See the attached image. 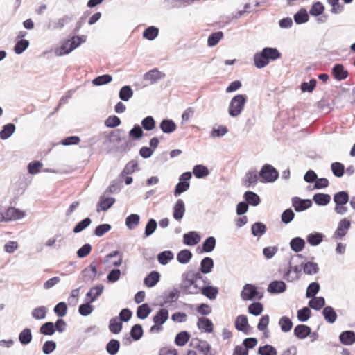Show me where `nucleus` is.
<instances>
[{"mask_svg":"<svg viewBox=\"0 0 355 355\" xmlns=\"http://www.w3.org/2000/svg\"><path fill=\"white\" fill-rule=\"evenodd\" d=\"M262 51L264 53V55H266V58L268 60V62H270V61L277 60L282 56L279 50L275 47H264Z\"/></svg>","mask_w":355,"mask_h":355,"instance_id":"nucleus-24","label":"nucleus"},{"mask_svg":"<svg viewBox=\"0 0 355 355\" xmlns=\"http://www.w3.org/2000/svg\"><path fill=\"white\" fill-rule=\"evenodd\" d=\"M258 354L259 355H277V352L272 345L267 344L259 347Z\"/></svg>","mask_w":355,"mask_h":355,"instance_id":"nucleus-64","label":"nucleus"},{"mask_svg":"<svg viewBox=\"0 0 355 355\" xmlns=\"http://www.w3.org/2000/svg\"><path fill=\"white\" fill-rule=\"evenodd\" d=\"M133 96V90L130 85L123 86L119 92V97L121 101H128Z\"/></svg>","mask_w":355,"mask_h":355,"instance_id":"nucleus-48","label":"nucleus"},{"mask_svg":"<svg viewBox=\"0 0 355 355\" xmlns=\"http://www.w3.org/2000/svg\"><path fill=\"white\" fill-rule=\"evenodd\" d=\"M85 42L86 36L85 35L73 36L70 40H65V45H69V49L62 53L60 52V54H69Z\"/></svg>","mask_w":355,"mask_h":355,"instance_id":"nucleus-8","label":"nucleus"},{"mask_svg":"<svg viewBox=\"0 0 355 355\" xmlns=\"http://www.w3.org/2000/svg\"><path fill=\"white\" fill-rule=\"evenodd\" d=\"M320 286L318 282H313L309 284L306 291V297L311 298L315 297L318 293L320 291Z\"/></svg>","mask_w":355,"mask_h":355,"instance_id":"nucleus-60","label":"nucleus"},{"mask_svg":"<svg viewBox=\"0 0 355 355\" xmlns=\"http://www.w3.org/2000/svg\"><path fill=\"white\" fill-rule=\"evenodd\" d=\"M331 74L336 80L341 81L347 78L349 73L343 64L337 63L333 66Z\"/></svg>","mask_w":355,"mask_h":355,"instance_id":"nucleus-9","label":"nucleus"},{"mask_svg":"<svg viewBox=\"0 0 355 355\" xmlns=\"http://www.w3.org/2000/svg\"><path fill=\"white\" fill-rule=\"evenodd\" d=\"M140 220V216L137 214H131L125 218V225L132 230L136 228Z\"/></svg>","mask_w":355,"mask_h":355,"instance_id":"nucleus-51","label":"nucleus"},{"mask_svg":"<svg viewBox=\"0 0 355 355\" xmlns=\"http://www.w3.org/2000/svg\"><path fill=\"white\" fill-rule=\"evenodd\" d=\"M159 128L163 133L171 134L176 130L177 125L172 119H164L160 122Z\"/></svg>","mask_w":355,"mask_h":355,"instance_id":"nucleus-19","label":"nucleus"},{"mask_svg":"<svg viewBox=\"0 0 355 355\" xmlns=\"http://www.w3.org/2000/svg\"><path fill=\"white\" fill-rule=\"evenodd\" d=\"M243 198L248 205L256 207L259 205L261 199L258 194L252 191H247L243 194Z\"/></svg>","mask_w":355,"mask_h":355,"instance_id":"nucleus-21","label":"nucleus"},{"mask_svg":"<svg viewBox=\"0 0 355 355\" xmlns=\"http://www.w3.org/2000/svg\"><path fill=\"white\" fill-rule=\"evenodd\" d=\"M331 170L334 175L336 178L343 177L345 172L344 164L339 162H333L331 164Z\"/></svg>","mask_w":355,"mask_h":355,"instance_id":"nucleus-50","label":"nucleus"},{"mask_svg":"<svg viewBox=\"0 0 355 355\" xmlns=\"http://www.w3.org/2000/svg\"><path fill=\"white\" fill-rule=\"evenodd\" d=\"M16 130L15 125L12 123L4 125L0 131V138L3 140L10 138Z\"/></svg>","mask_w":355,"mask_h":355,"instance_id":"nucleus-32","label":"nucleus"},{"mask_svg":"<svg viewBox=\"0 0 355 355\" xmlns=\"http://www.w3.org/2000/svg\"><path fill=\"white\" fill-rule=\"evenodd\" d=\"M325 306L324 297H313L309 302V306L315 311H319Z\"/></svg>","mask_w":355,"mask_h":355,"instance_id":"nucleus-34","label":"nucleus"},{"mask_svg":"<svg viewBox=\"0 0 355 355\" xmlns=\"http://www.w3.org/2000/svg\"><path fill=\"white\" fill-rule=\"evenodd\" d=\"M185 212L184 202L182 199H178L173 207V216L176 220H180Z\"/></svg>","mask_w":355,"mask_h":355,"instance_id":"nucleus-17","label":"nucleus"},{"mask_svg":"<svg viewBox=\"0 0 355 355\" xmlns=\"http://www.w3.org/2000/svg\"><path fill=\"white\" fill-rule=\"evenodd\" d=\"M174 258V254L171 250H164L157 255V260L161 265L165 266Z\"/></svg>","mask_w":355,"mask_h":355,"instance_id":"nucleus-37","label":"nucleus"},{"mask_svg":"<svg viewBox=\"0 0 355 355\" xmlns=\"http://www.w3.org/2000/svg\"><path fill=\"white\" fill-rule=\"evenodd\" d=\"M193 174L197 178H204L209 174V171L207 166L197 164L193 168Z\"/></svg>","mask_w":355,"mask_h":355,"instance_id":"nucleus-44","label":"nucleus"},{"mask_svg":"<svg viewBox=\"0 0 355 355\" xmlns=\"http://www.w3.org/2000/svg\"><path fill=\"white\" fill-rule=\"evenodd\" d=\"M223 36L224 34L220 31L211 33L207 39L208 46H215L223 38Z\"/></svg>","mask_w":355,"mask_h":355,"instance_id":"nucleus-45","label":"nucleus"},{"mask_svg":"<svg viewBox=\"0 0 355 355\" xmlns=\"http://www.w3.org/2000/svg\"><path fill=\"white\" fill-rule=\"evenodd\" d=\"M193 257L192 252L188 249L180 250L177 254V260L181 264L188 263Z\"/></svg>","mask_w":355,"mask_h":355,"instance_id":"nucleus-40","label":"nucleus"},{"mask_svg":"<svg viewBox=\"0 0 355 355\" xmlns=\"http://www.w3.org/2000/svg\"><path fill=\"white\" fill-rule=\"evenodd\" d=\"M160 279V274L156 270L151 271L144 279V284L148 288L155 286Z\"/></svg>","mask_w":355,"mask_h":355,"instance_id":"nucleus-20","label":"nucleus"},{"mask_svg":"<svg viewBox=\"0 0 355 355\" xmlns=\"http://www.w3.org/2000/svg\"><path fill=\"white\" fill-rule=\"evenodd\" d=\"M41 334L44 336H52L55 332L54 323L52 322H46L44 323L39 330Z\"/></svg>","mask_w":355,"mask_h":355,"instance_id":"nucleus-59","label":"nucleus"},{"mask_svg":"<svg viewBox=\"0 0 355 355\" xmlns=\"http://www.w3.org/2000/svg\"><path fill=\"white\" fill-rule=\"evenodd\" d=\"M19 341L22 345H28L33 338L31 330L29 328L24 329L19 334Z\"/></svg>","mask_w":355,"mask_h":355,"instance_id":"nucleus-38","label":"nucleus"},{"mask_svg":"<svg viewBox=\"0 0 355 355\" xmlns=\"http://www.w3.org/2000/svg\"><path fill=\"white\" fill-rule=\"evenodd\" d=\"M305 244V241L299 236L293 238L290 241L291 249L296 253L302 251Z\"/></svg>","mask_w":355,"mask_h":355,"instance_id":"nucleus-28","label":"nucleus"},{"mask_svg":"<svg viewBox=\"0 0 355 355\" xmlns=\"http://www.w3.org/2000/svg\"><path fill=\"white\" fill-rule=\"evenodd\" d=\"M144 334L143 327L140 324H136L131 327L130 331V338L137 341L141 338Z\"/></svg>","mask_w":355,"mask_h":355,"instance_id":"nucleus-49","label":"nucleus"},{"mask_svg":"<svg viewBox=\"0 0 355 355\" xmlns=\"http://www.w3.org/2000/svg\"><path fill=\"white\" fill-rule=\"evenodd\" d=\"M201 293L209 300H215L218 294V288L216 286L207 285L200 289Z\"/></svg>","mask_w":355,"mask_h":355,"instance_id":"nucleus-29","label":"nucleus"},{"mask_svg":"<svg viewBox=\"0 0 355 355\" xmlns=\"http://www.w3.org/2000/svg\"><path fill=\"white\" fill-rule=\"evenodd\" d=\"M313 200L318 206H326L331 201V196L328 193H317L313 195Z\"/></svg>","mask_w":355,"mask_h":355,"instance_id":"nucleus-26","label":"nucleus"},{"mask_svg":"<svg viewBox=\"0 0 355 355\" xmlns=\"http://www.w3.org/2000/svg\"><path fill=\"white\" fill-rule=\"evenodd\" d=\"M165 73L159 71L157 68L150 70L144 75V80L150 81V83L154 84L158 80L164 78Z\"/></svg>","mask_w":355,"mask_h":355,"instance_id":"nucleus-11","label":"nucleus"},{"mask_svg":"<svg viewBox=\"0 0 355 355\" xmlns=\"http://www.w3.org/2000/svg\"><path fill=\"white\" fill-rule=\"evenodd\" d=\"M258 175L256 171H250L246 173L244 179L245 186L250 187L252 184H255L258 180Z\"/></svg>","mask_w":355,"mask_h":355,"instance_id":"nucleus-58","label":"nucleus"},{"mask_svg":"<svg viewBox=\"0 0 355 355\" xmlns=\"http://www.w3.org/2000/svg\"><path fill=\"white\" fill-rule=\"evenodd\" d=\"M302 270V263L300 266H292L291 262L288 263V268L284 275V279L288 282L298 280L300 278Z\"/></svg>","mask_w":355,"mask_h":355,"instance_id":"nucleus-6","label":"nucleus"},{"mask_svg":"<svg viewBox=\"0 0 355 355\" xmlns=\"http://www.w3.org/2000/svg\"><path fill=\"white\" fill-rule=\"evenodd\" d=\"M339 341L344 345H352L355 343V331L346 330L342 331L338 336Z\"/></svg>","mask_w":355,"mask_h":355,"instance_id":"nucleus-12","label":"nucleus"},{"mask_svg":"<svg viewBox=\"0 0 355 355\" xmlns=\"http://www.w3.org/2000/svg\"><path fill=\"white\" fill-rule=\"evenodd\" d=\"M139 170V165L136 160H131L126 164L123 169L121 176L124 177L125 175H130Z\"/></svg>","mask_w":355,"mask_h":355,"instance_id":"nucleus-52","label":"nucleus"},{"mask_svg":"<svg viewBox=\"0 0 355 355\" xmlns=\"http://www.w3.org/2000/svg\"><path fill=\"white\" fill-rule=\"evenodd\" d=\"M120 349V342L116 339H111L106 345L105 349L110 355H116Z\"/></svg>","mask_w":355,"mask_h":355,"instance_id":"nucleus-47","label":"nucleus"},{"mask_svg":"<svg viewBox=\"0 0 355 355\" xmlns=\"http://www.w3.org/2000/svg\"><path fill=\"white\" fill-rule=\"evenodd\" d=\"M349 199V193L346 191H341L334 195V202L336 205H345Z\"/></svg>","mask_w":355,"mask_h":355,"instance_id":"nucleus-31","label":"nucleus"},{"mask_svg":"<svg viewBox=\"0 0 355 355\" xmlns=\"http://www.w3.org/2000/svg\"><path fill=\"white\" fill-rule=\"evenodd\" d=\"M254 66L258 69H262L269 64L262 50L254 55Z\"/></svg>","mask_w":355,"mask_h":355,"instance_id":"nucleus-30","label":"nucleus"},{"mask_svg":"<svg viewBox=\"0 0 355 355\" xmlns=\"http://www.w3.org/2000/svg\"><path fill=\"white\" fill-rule=\"evenodd\" d=\"M187 275L186 273L182 275L180 288L184 294H189V291H191L193 282L190 278H187Z\"/></svg>","mask_w":355,"mask_h":355,"instance_id":"nucleus-54","label":"nucleus"},{"mask_svg":"<svg viewBox=\"0 0 355 355\" xmlns=\"http://www.w3.org/2000/svg\"><path fill=\"white\" fill-rule=\"evenodd\" d=\"M351 222L347 218H343L338 223V227L335 231L334 235L336 238L341 239L345 236L347 230L349 229Z\"/></svg>","mask_w":355,"mask_h":355,"instance_id":"nucleus-14","label":"nucleus"},{"mask_svg":"<svg viewBox=\"0 0 355 355\" xmlns=\"http://www.w3.org/2000/svg\"><path fill=\"white\" fill-rule=\"evenodd\" d=\"M248 101L246 94H236L230 101L228 107V113L232 117H236L241 114L244 110Z\"/></svg>","mask_w":355,"mask_h":355,"instance_id":"nucleus-1","label":"nucleus"},{"mask_svg":"<svg viewBox=\"0 0 355 355\" xmlns=\"http://www.w3.org/2000/svg\"><path fill=\"white\" fill-rule=\"evenodd\" d=\"M303 272L309 275L317 274L319 272V267L317 263L313 261H308L306 263H302Z\"/></svg>","mask_w":355,"mask_h":355,"instance_id":"nucleus-33","label":"nucleus"},{"mask_svg":"<svg viewBox=\"0 0 355 355\" xmlns=\"http://www.w3.org/2000/svg\"><path fill=\"white\" fill-rule=\"evenodd\" d=\"M293 19L297 24H302L309 21V17L306 10L301 8L294 15Z\"/></svg>","mask_w":355,"mask_h":355,"instance_id":"nucleus-41","label":"nucleus"},{"mask_svg":"<svg viewBox=\"0 0 355 355\" xmlns=\"http://www.w3.org/2000/svg\"><path fill=\"white\" fill-rule=\"evenodd\" d=\"M123 328L122 322L119 320L118 318H112L110 320L109 330L114 334L120 333Z\"/></svg>","mask_w":355,"mask_h":355,"instance_id":"nucleus-53","label":"nucleus"},{"mask_svg":"<svg viewBox=\"0 0 355 355\" xmlns=\"http://www.w3.org/2000/svg\"><path fill=\"white\" fill-rule=\"evenodd\" d=\"M278 171L271 164H265L259 172V180L262 183H272L279 178Z\"/></svg>","mask_w":355,"mask_h":355,"instance_id":"nucleus-3","label":"nucleus"},{"mask_svg":"<svg viewBox=\"0 0 355 355\" xmlns=\"http://www.w3.org/2000/svg\"><path fill=\"white\" fill-rule=\"evenodd\" d=\"M216 245V239L214 236H208L205 239L202 244V251L209 253L212 252Z\"/></svg>","mask_w":355,"mask_h":355,"instance_id":"nucleus-36","label":"nucleus"},{"mask_svg":"<svg viewBox=\"0 0 355 355\" xmlns=\"http://www.w3.org/2000/svg\"><path fill=\"white\" fill-rule=\"evenodd\" d=\"M141 125L142 129L151 131L155 128L156 122L152 116H148L142 119Z\"/></svg>","mask_w":355,"mask_h":355,"instance_id":"nucleus-61","label":"nucleus"},{"mask_svg":"<svg viewBox=\"0 0 355 355\" xmlns=\"http://www.w3.org/2000/svg\"><path fill=\"white\" fill-rule=\"evenodd\" d=\"M115 202V198L113 197L105 198L104 196H101L99 201L97 204L96 211H107L108 210Z\"/></svg>","mask_w":355,"mask_h":355,"instance_id":"nucleus-15","label":"nucleus"},{"mask_svg":"<svg viewBox=\"0 0 355 355\" xmlns=\"http://www.w3.org/2000/svg\"><path fill=\"white\" fill-rule=\"evenodd\" d=\"M324 11V6L320 1H316L311 6L309 14L313 17L321 15Z\"/></svg>","mask_w":355,"mask_h":355,"instance_id":"nucleus-63","label":"nucleus"},{"mask_svg":"<svg viewBox=\"0 0 355 355\" xmlns=\"http://www.w3.org/2000/svg\"><path fill=\"white\" fill-rule=\"evenodd\" d=\"M168 318V311L166 309H160L153 318L155 324L163 325Z\"/></svg>","mask_w":355,"mask_h":355,"instance_id":"nucleus-27","label":"nucleus"},{"mask_svg":"<svg viewBox=\"0 0 355 355\" xmlns=\"http://www.w3.org/2000/svg\"><path fill=\"white\" fill-rule=\"evenodd\" d=\"M279 325L283 332H288L293 327L292 320L287 316H282L279 320Z\"/></svg>","mask_w":355,"mask_h":355,"instance_id":"nucleus-62","label":"nucleus"},{"mask_svg":"<svg viewBox=\"0 0 355 355\" xmlns=\"http://www.w3.org/2000/svg\"><path fill=\"white\" fill-rule=\"evenodd\" d=\"M200 241V234L195 231H190L183 235V243L188 246H194Z\"/></svg>","mask_w":355,"mask_h":355,"instance_id":"nucleus-13","label":"nucleus"},{"mask_svg":"<svg viewBox=\"0 0 355 355\" xmlns=\"http://www.w3.org/2000/svg\"><path fill=\"white\" fill-rule=\"evenodd\" d=\"M286 283L282 280H274L268 286L267 291L271 294H280L286 290Z\"/></svg>","mask_w":355,"mask_h":355,"instance_id":"nucleus-10","label":"nucleus"},{"mask_svg":"<svg viewBox=\"0 0 355 355\" xmlns=\"http://www.w3.org/2000/svg\"><path fill=\"white\" fill-rule=\"evenodd\" d=\"M190 339V334L187 331H182L177 334L175 338V344L180 347L184 346Z\"/></svg>","mask_w":355,"mask_h":355,"instance_id":"nucleus-39","label":"nucleus"},{"mask_svg":"<svg viewBox=\"0 0 355 355\" xmlns=\"http://www.w3.org/2000/svg\"><path fill=\"white\" fill-rule=\"evenodd\" d=\"M197 327L200 330L207 333H211L214 330L213 322L206 317L198 318Z\"/></svg>","mask_w":355,"mask_h":355,"instance_id":"nucleus-16","label":"nucleus"},{"mask_svg":"<svg viewBox=\"0 0 355 355\" xmlns=\"http://www.w3.org/2000/svg\"><path fill=\"white\" fill-rule=\"evenodd\" d=\"M1 218L0 220L1 221H8L21 219L24 217L25 214L17 208L10 207L4 214H1Z\"/></svg>","mask_w":355,"mask_h":355,"instance_id":"nucleus-5","label":"nucleus"},{"mask_svg":"<svg viewBox=\"0 0 355 355\" xmlns=\"http://www.w3.org/2000/svg\"><path fill=\"white\" fill-rule=\"evenodd\" d=\"M249 327L248 318L245 315H239L235 320V328L240 331L245 332Z\"/></svg>","mask_w":355,"mask_h":355,"instance_id":"nucleus-42","label":"nucleus"},{"mask_svg":"<svg viewBox=\"0 0 355 355\" xmlns=\"http://www.w3.org/2000/svg\"><path fill=\"white\" fill-rule=\"evenodd\" d=\"M292 206L297 212H302L310 208L313 202L310 199H302L300 197H293L291 199Z\"/></svg>","mask_w":355,"mask_h":355,"instance_id":"nucleus-7","label":"nucleus"},{"mask_svg":"<svg viewBox=\"0 0 355 355\" xmlns=\"http://www.w3.org/2000/svg\"><path fill=\"white\" fill-rule=\"evenodd\" d=\"M158 34L159 28L154 26H150L144 31L143 37L151 41L155 40Z\"/></svg>","mask_w":355,"mask_h":355,"instance_id":"nucleus-57","label":"nucleus"},{"mask_svg":"<svg viewBox=\"0 0 355 355\" xmlns=\"http://www.w3.org/2000/svg\"><path fill=\"white\" fill-rule=\"evenodd\" d=\"M323 238L322 233L313 232L307 236L306 241L311 246H317L322 242Z\"/></svg>","mask_w":355,"mask_h":355,"instance_id":"nucleus-43","label":"nucleus"},{"mask_svg":"<svg viewBox=\"0 0 355 355\" xmlns=\"http://www.w3.org/2000/svg\"><path fill=\"white\" fill-rule=\"evenodd\" d=\"M180 296V291L175 288L171 291L167 295H165L164 297V302L160 304L161 306H164L165 304L169 302H174L178 300Z\"/></svg>","mask_w":355,"mask_h":355,"instance_id":"nucleus-55","label":"nucleus"},{"mask_svg":"<svg viewBox=\"0 0 355 355\" xmlns=\"http://www.w3.org/2000/svg\"><path fill=\"white\" fill-rule=\"evenodd\" d=\"M241 297L244 301L260 300L263 297V292L259 291L254 284H245L241 292Z\"/></svg>","mask_w":355,"mask_h":355,"instance_id":"nucleus-4","label":"nucleus"},{"mask_svg":"<svg viewBox=\"0 0 355 355\" xmlns=\"http://www.w3.org/2000/svg\"><path fill=\"white\" fill-rule=\"evenodd\" d=\"M104 289V286L103 284H98L95 286H93V290H96V292L94 293V296L89 299L86 301L85 303L81 304L78 307V313L82 316L86 317L90 315L94 311V306L91 304L94 302H95L97 298L101 295Z\"/></svg>","mask_w":355,"mask_h":355,"instance_id":"nucleus-2","label":"nucleus"},{"mask_svg":"<svg viewBox=\"0 0 355 355\" xmlns=\"http://www.w3.org/2000/svg\"><path fill=\"white\" fill-rule=\"evenodd\" d=\"M214 266V262L212 258L209 257H204L200 263V271L202 274H208L211 272Z\"/></svg>","mask_w":355,"mask_h":355,"instance_id":"nucleus-22","label":"nucleus"},{"mask_svg":"<svg viewBox=\"0 0 355 355\" xmlns=\"http://www.w3.org/2000/svg\"><path fill=\"white\" fill-rule=\"evenodd\" d=\"M262 51L264 53V55H266V58L268 60V62H270V61L277 60L282 56L279 50L275 47H264Z\"/></svg>","mask_w":355,"mask_h":355,"instance_id":"nucleus-25","label":"nucleus"},{"mask_svg":"<svg viewBox=\"0 0 355 355\" xmlns=\"http://www.w3.org/2000/svg\"><path fill=\"white\" fill-rule=\"evenodd\" d=\"M293 334L299 339H304L311 334V327L306 324H298L294 328Z\"/></svg>","mask_w":355,"mask_h":355,"instance_id":"nucleus-18","label":"nucleus"},{"mask_svg":"<svg viewBox=\"0 0 355 355\" xmlns=\"http://www.w3.org/2000/svg\"><path fill=\"white\" fill-rule=\"evenodd\" d=\"M128 136L132 140H139L144 136L142 128L139 124H135L128 132Z\"/></svg>","mask_w":355,"mask_h":355,"instance_id":"nucleus-56","label":"nucleus"},{"mask_svg":"<svg viewBox=\"0 0 355 355\" xmlns=\"http://www.w3.org/2000/svg\"><path fill=\"white\" fill-rule=\"evenodd\" d=\"M322 315L324 320L330 324L334 323L338 318L336 311L331 306L324 307L322 310Z\"/></svg>","mask_w":355,"mask_h":355,"instance_id":"nucleus-23","label":"nucleus"},{"mask_svg":"<svg viewBox=\"0 0 355 355\" xmlns=\"http://www.w3.org/2000/svg\"><path fill=\"white\" fill-rule=\"evenodd\" d=\"M266 225L261 222H256L251 227L252 234L254 236L260 237L266 232Z\"/></svg>","mask_w":355,"mask_h":355,"instance_id":"nucleus-35","label":"nucleus"},{"mask_svg":"<svg viewBox=\"0 0 355 355\" xmlns=\"http://www.w3.org/2000/svg\"><path fill=\"white\" fill-rule=\"evenodd\" d=\"M152 309L148 304L144 303L137 307L136 314L138 318L144 320L149 315Z\"/></svg>","mask_w":355,"mask_h":355,"instance_id":"nucleus-46","label":"nucleus"}]
</instances>
